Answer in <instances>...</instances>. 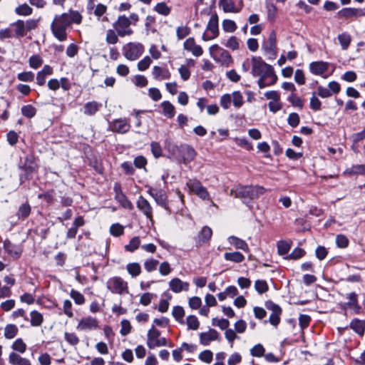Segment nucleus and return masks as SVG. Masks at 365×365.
Returning <instances> with one entry per match:
<instances>
[{
    "instance_id": "a878e982",
    "label": "nucleus",
    "mask_w": 365,
    "mask_h": 365,
    "mask_svg": "<svg viewBox=\"0 0 365 365\" xmlns=\"http://www.w3.org/2000/svg\"><path fill=\"white\" fill-rule=\"evenodd\" d=\"M338 15L340 17H344L347 19L353 16H364V13H363L362 11L359 9L344 8L338 12Z\"/></svg>"
},
{
    "instance_id": "8fccbe9b",
    "label": "nucleus",
    "mask_w": 365,
    "mask_h": 365,
    "mask_svg": "<svg viewBox=\"0 0 365 365\" xmlns=\"http://www.w3.org/2000/svg\"><path fill=\"white\" fill-rule=\"evenodd\" d=\"M224 46L233 51L237 50L240 48L239 39L236 36H231L229 38L227 42L224 43Z\"/></svg>"
},
{
    "instance_id": "c03bdc74",
    "label": "nucleus",
    "mask_w": 365,
    "mask_h": 365,
    "mask_svg": "<svg viewBox=\"0 0 365 365\" xmlns=\"http://www.w3.org/2000/svg\"><path fill=\"white\" fill-rule=\"evenodd\" d=\"M18 328L14 324L7 325L4 329V336L6 339H11L15 337L17 334Z\"/></svg>"
},
{
    "instance_id": "f8f14e48",
    "label": "nucleus",
    "mask_w": 365,
    "mask_h": 365,
    "mask_svg": "<svg viewBox=\"0 0 365 365\" xmlns=\"http://www.w3.org/2000/svg\"><path fill=\"white\" fill-rule=\"evenodd\" d=\"M262 48L269 56V58H274L276 57V34L274 31L270 33L268 40L263 43Z\"/></svg>"
},
{
    "instance_id": "a19ab883",
    "label": "nucleus",
    "mask_w": 365,
    "mask_h": 365,
    "mask_svg": "<svg viewBox=\"0 0 365 365\" xmlns=\"http://www.w3.org/2000/svg\"><path fill=\"white\" fill-rule=\"evenodd\" d=\"M349 175H365V165H356L346 170Z\"/></svg>"
},
{
    "instance_id": "603ef678",
    "label": "nucleus",
    "mask_w": 365,
    "mask_h": 365,
    "mask_svg": "<svg viewBox=\"0 0 365 365\" xmlns=\"http://www.w3.org/2000/svg\"><path fill=\"white\" fill-rule=\"evenodd\" d=\"M265 349L261 344L255 345L250 349V354L255 357H261L264 355Z\"/></svg>"
},
{
    "instance_id": "4c0bfd02",
    "label": "nucleus",
    "mask_w": 365,
    "mask_h": 365,
    "mask_svg": "<svg viewBox=\"0 0 365 365\" xmlns=\"http://www.w3.org/2000/svg\"><path fill=\"white\" fill-rule=\"evenodd\" d=\"M126 269L128 272L133 277L138 276L141 272V267L137 262L128 264Z\"/></svg>"
},
{
    "instance_id": "ddd939ff",
    "label": "nucleus",
    "mask_w": 365,
    "mask_h": 365,
    "mask_svg": "<svg viewBox=\"0 0 365 365\" xmlns=\"http://www.w3.org/2000/svg\"><path fill=\"white\" fill-rule=\"evenodd\" d=\"M219 5L225 13H239L243 7L242 0L237 4L234 0H220Z\"/></svg>"
},
{
    "instance_id": "4be33fe9",
    "label": "nucleus",
    "mask_w": 365,
    "mask_h": 365,
    "mask_svg": "<svg viewBox=\"0 0 365 365\" xmlns=\"http://www.w3.org/2000/svg\"><path fill=\"white\" fill-rule=\"evenodd\" d=\"M138 208L141 210L148 218L152 219V207L148 201L143 197H140L137 202Z\"/></svg>"
},
{
    "instance_id": "69168bd1",
    "label": "nucleus",
    "mask_w": 365,
    "mask_h": 365,
    "mask_svg": "<svg viewBox=\"0 0 365 365\" xmlns=\"http://www.w3.org/2000/svg\"><path fill=\"white\" fill-rule=\"evenodd\" d=\"M172 314L177 321L181 322L185 315V311L182 307L176 306L173 308Z\"/></svg>"
},
{
    "instance_id": "b1692460",
    "label": "nucleus",
    "mask_w": 365,
    "mask_h": 365,
    "mask_svg": "<svg viewBox=\"0 0 365 365\" xmlns=\"http://www.w3.org/2000/svg\"><path fill=\"white\" fill-rule=\"evenodd\" d=\"M148 193L155 199V202L162 207H165L167 196L165 192L160 190L150 189Z\"/></svg>"
},
{
    "instance_id": "37998d69",
    "label": "nucleus",
    "mask_w": 365,
    "mask_h": 365,
    "mask_svg": "<svg viewBox=\"0 0 365 365\" xmlns=\"http://www.w3.org/2000/svg\"><path fill=\"white\" fill-rule=\"evenodd\" d=\"M212 324L213 326L218 327L222 330H227L230 326V322L226 319L213 318L212 320Z\"/></svg>"
},
{
    "instance_id": "052dcab7",
    "label": "nucleus",
    "mask_w": 365,
    "mask_h": 365,
    "mask_svg": "<svg viewBox=\"0 0 365 365\" xmlns=\"http://www.w3.org/2000/svg\"><path fill=\"white\" fill-rule=\"evenodd\" d=\"M121 329L120 333L122 336L128 335L131 331V325L128 320L123 319L120 322Z\"/></svg>"
},
{
    "instance_id": "3c124183",
    "label": "nucleus",
    "mask_w": 365,
    "mask_h": 365,
    "mask_svg": "<svg viewBox=\"0 0 365 365\" xmlns=\"http://www.w3.org/2000/svg\"><path fill=\"white\" fill-rule=\"evenodd\" d=\"M12 349L21 354H23L26 350V344L21 339H17L12 344Z\"/></svg>"
},
{
    "instance_id": "dca6fc26",
    "label": "nucleus",
    "mask_w": 365,
    "mask_h": 365,
    "mask_svg": "<svg viewBox=\"0 0 365 365\" xmlns=\"http://www.w3.org/2000/svg\"><path fill=\"white\" fill-rule=\"evenodd\" d=\"M169 287L173 292L180 293L182 291L187 292L189 289L190 284L175 277L170 281Z\"/></svg>"
},
{
    "instance_id": "72a5a7b5",
    "label": "nucleus",
    "mask_w": 365,
    "mask_h": 365,
    "mask_svg": "<svg viewBox=\"0 0 365 365\" xmlns=\"http://www.w3.org/2000/svg\"><path fill=\"white\" fill-rule=\"evenodd\" d=\"M163 107V113L168 118H171L175 115V107L169 101H163L161 103Z\"/></svg>"
},
{
    "instance_id": "cd10ccee",
    "label": "nucleus",
    "mask_w": 365,
    "mask_h": 365,
    "mask_svg": "<svg viewBox=\"0 0 365 365\" xmlns=\"http://www.w3.org/2000/svg\"><path fill=\"white\" fill-rule=\"evenodd\" d=\"M228 242L230 245H233L236 249L242 250L245 252L249 251V247L247 243L235 236H230L228 237Z\"/></svg>"
},
{
    "instance_id": "39448f33",
    "label": "nucleus",
    "mask_w": 365,
    "mask_h": 365,
    "mask_svg": "<svg viewBox=\"0 0 365 365\" xmlns=\"http://www.w3.org/2000/svg\"><path fill=\"white\" fill-rule=\"evenodd\" d=\"M106 287L113 294L122 295L128 293V282L120 277H110L107 281Z\"/></svg>"
},
{
    "instance_id": "4468645a",
    "label": "nucleus",
    "mask_w": 365,
    "mask_h": 365,
    "mask_svg": "<svg viewBox=\"0 0 365 365\" xmlns=\"http://www.w3.org/2000/svg\"><path fill=\"white\" fill-rule=\"evenodd\" d=\"M266 307L268 310L272 311V314L269 316V322L271 324L277 326L280 321L279 316L282 313L281 308L272 302H268L266 304Z\"/></svg>"
},
{
    "instance_id": "6e6552de",
    "label": "nucleus",
    "mask_w": 365,
    "mask_h": 365,
    "mask_svg": "<svg viewBox=\"0 0 365 365\" xmlns=\"http://www.w3.org/2000/svg\"><path fill=\"white\" fill-rule=\"evenodd\" d=\"M257 85L260 88L272 86L276 83L277 81V76L276 75L272 66L269 69H267L262 74L259 75Z\"/></svg>"
},
{
    "instance_id": "1a4fd4ad",
    "label": "nucleus",
    "mask_w": 365,
    "mask_h": 365,
    "mask_svg": "<svg viewBox=\"0 0 365 365\" xmlns=\"http://www.w3.org/2000/svg\"><path fill=\"white\" fill-rule=\"evenodd\" d=\"M124 56L130 61H135L143 53V46L139 43H128L123 46Z\"/></svg>"
},
{
    "instance_id": "79ce46f5",
    "label": "nucleus",
    "mask_w": 365,
    "mask_h": 365,
    "mask_svg": "<svg viewBox=\"0 0 365 365\" xmlns=\"http://www.w3.org/2000/svg\"><path fill=\"white\" fill-rule=\"evenodd\" d=\"M31 212V207L28 203L22 204L18 210L17 216L18 217L25 219L26 218Z\"/></svg>"
},
{
    "instance_id": "58836bf2",
    "label": "nucleus",
    "mask_w": 365,
    "mask_h": 365,
    "mask_svg": "<svg viewBox=\"0 0 365 365\" xmlns=\"http://www.w3.org/2000/svg\"><path fill=\"white\" fill-rule=\"evenodd\" d=\"M118 36L115 30L108 29L106 31V41L108 44H115L118 41Z\"/></svg>"
},
{
    "instance_id": "6ab92c4d",
    "label": "nucleus",
    "mask_w": 365,
    "mask_h": 365,
    "mask_svg": "<svg viewBox=\"0 0 365 365\" xmlns=\"http://www.w3.org/2000/svg\"><path fill=\"white\" fill-rule=\"evenodd\" d=\"M183 46L185 50L190 51L195 56H200L203 53L202 47L195 43L193 38H188L186 39L184 42Z\"/></svg>"
},
{
    "instance_id": "338daca9",
    "label": "nucleus",
    "mask_w": 365,
    "mask_h": 365,
    "mask_svg": "<svg viewBox=\"0 0 365 365\" xmlns=\"http://www.w3.org/2000/svg\"><path fill=\"white\" fill-rule=\"evenodd\" d=\"M336 244L338 247L346 248L349 245V240L344 235H338L336 237Z\"/></svg>"
},
{
    "instance_id": "c756f323",
    "label": "nucleus",
    "mask_w": 365,
    "mask_h": 365,
    "mask_svg": "<svg viewBox=\"0 0 365 365\" xmlns=\"http://www.w3.org/2000/svg\"><path fill=\"white\" fill-rule=\"evenodd\" d=\"M11 26L14 28L15 36L16 37H23L26 35V32L24 27V21L19 19L11 24Z\"/></svg>"
},
{
    "instance_id": "5701e85b",
    "label": "nucleus",
    "mask_w": 365,
    "mask_h": 365,
    "mask_svg": "<svg viewBox=\"0 0 365 365\" xmlns=\"http://www.w3.org/2000/svg\"><path fill=\"white\" fill-rule=\"evenodd\" d=\"M310 71L315 75H322L328 69V63L323 61H315L309 64Z\"/></svg>"
},
{
    "instance_id": "680f3d73",
    "label": "nucleus",
    "mask_w": 365,
    "mask_h": 365,
    "mask_svg": "<svg viewBox=\"0 0 365 365\" xmlns=\"http://www.w3.org/2000/svg\"><path fill=\"white\" fill-rule=\"evenodd\" d=\"M43 63V59L38 55H34L29 58V66L36 69Z\"/></svg>"
},
{
    "instance_id": "f704fd0d",
    "label": "nucleus",
    "mask_w": 365,
    "mask_h": 365,
    "mask_svg": "<svg viewBox=\"0 0 365 365\" xmlns=\"http://www.w3.org/2000/svg\"><path fill=\"white\" fill-rule=\"evenodd\" d=\"M15 13L19 16H26L32 14L33 9L27 4H23L16 7Z\"/></svg>"
},
{
    "instance_id": "864d4df0",
    "label": "nucleus",
    "mask_w": 365,
    "mask_h": 365,
    "mask_svg": "<svg viewBox=\"0 0 365 365\" xmlns=\"http://www.w3.org/2000/svg\"><path fill=\"white\" fill-rule=\"evenodd\" d=\"M115 200L120 203V205L125 208L130 209L132 207L131 202L127 199L123 193H118L115 195Z\"/></svg>"
},
{
    "instance_id": "ea45409f",
    "label": "nucleus",
    "mask_w": 365,
    "mask_h": 365,
    "mask_svg": "<svg viewBox=\"0 0 365 365\" xmlns=\"http://www.w3.org/2000/svg\"><path fill=\"white\" fill-rule=\"evenodd\" d=\"M222 29L225 32L232 33L236 31L237 26L235 22L230 19H225L222 23Z\"/></svg>"
},
{
    "instance_id": "7ed1b4c3",
    "label": "nucleus",
    "mask_w": 365,
    "mask_h": 365,
    "mask_svg": "<svg viewBox=\"0 0 365 365\" xmlns=\"http://www.w3.org/2000/svg\"><path fill=\"white\" fill-rule=\"evenodd\" d=\"M146 344L149 349L164 346H173L171 343L168 342L165 337H160V331L153 327L148 331Z\"/></svg>"
},
{
    "instance_id": "bf43d9fd",
    "label": "nucleus",
    "mask_w": 365,
    "mask_h": 365,
    "mask_svg": "<svg viewBox=\"0 0 365 365\" xmlns=\"http://www.w3.org/2000/svg\"><path fill=\"white\" fill-rule=\"evenodd\" d=\"M288 100L292 104V106L298 107L299 108H302L304 106L303 101L299 97H298L294 93H292Z\"/></svg>"
},
{
    "instance_id": "7c9ffc66",
    "label": "nucleus",
    "mask_w": 365,
    "mask_h": 365,
    "mask_svg": "<svg viewBox=\"0 0 365 365\" xmlns=\"http://www.w3.org/2000/svg\"><path fill=\"white\" fill-rule=\"evenodd\" d=\"M212 234V232L210 227L207 226L202 227L201 232L198 235L197 243L199 245H202L207 242L211 238Z\"/></svg>"
},
{
    "instance_id": "2f4dec72",
    "label": "nucleus",
    "mask_w": 365,
    "mask_h": 365,
    "mask_svg": "<svg viewBox=\"0 0 365 365\" xmlns=\"http://www.w3.org/2000/svg\"><path fill=\"white\" fill-rule=\"evenodd\" d=\"M224 257L227 261H232L237 263L242 262L245 259L244 255L240 252H226Z\"/></svg>"
},
{
    "instance_id": "9b49d317",
    "label": "nucleus",
    "mask_w": 365,
    "mask_h": 365,
    "mask_svg": "<svg viewBox=\"0 0 365 365\" xmlns=\"http://www.w3.org/2000/svg\"><path fill=\"white\" fill-rule=\"evenodd\" d=\"M252 69L251 73L254 77H257L262 74L267 69H269L272 66L266 63L261 57L253 56L251 58Z\"/></svg>"
},
{
    "instance_id": "5fc2aeb1",
    "label": "nucleus",
    "mask_w": 365,
    "mask_h": 365,
    "mask_svg": "<svg viewBox=\"0 0 365 365\" xmlns=\"http://www.w3.org/2000/svg\"><path fill=\"white\" fill-rule=\"evenodd\" d=\"M21 113L27 118H32L36 115V110L31 105H26L22 107Z\"/></svg>"
},
{
    "instance_id": "09e8293b",
    "label": "nucleus",
    "mask_w": 365,
    "mask_h": 365,
    "mask_svg": "<svg viewBox=\"0 0 365 365\" xmlns=\"http://www.w3.org/2000/svg\"><path fill=\"white\" fill-rule=\"evenodd\" d=\"M186 323L188 329L197 330L199 328L200 323L197 318L194 315H190L186 319Z\"/></svg>"
},
{
    "instance_id": "e2e57ef3",
    "label": "nucleus",
    "mask_w": 365,
    "mask_h": 365,
    "mask_svg": "<svg viewBox=\"0 0 365 365\" xmlns=\"http://www.w3.org/2000/svg\"><path fill=\"white\" fill-rule=\"evenodd\" d=\"M123 230H124L123 227L118 223L113 224L110 227V234L115 237H118V236H120L121 235H123Z\"/></svg>"
},
{
    "instance_id": "a18cd8bd",
    "label": "nucleus",
    "mask_w": 365,
    "mask_h": 365,
    "mask_svg": "<svg viewBox=\"0 0 365 365\" xmlns=\"http://www.w3.org/2000/svg\"><path fill=\"white\" fill-rule=\"evenodd\" d=\"M232 101L236 108H240L243 105V96L240 91H234L232 94Z\"/></svg>"
},
{
    "instance_id": "f257e3e1",
    "label": "nucleus",
    "mask_w": 365,
    "mask_h": 365,
    "mask_svg": "<svg viewBox=\"0 0 365 365\" xmlns=\"http://www.w3.org/2000/svg\"><path fill=\"white\" fill-rule=\"evenodd\" d=\"M82 16L77 11H70L55 15L51 24V30L53 35L59 41H64L67 38V29L72 23L80 24L82 21Z\"/></svg>"
},
{
    "instance_id": "6e6d98bb",
    "label": "nucleus",
    "mask_w": 365,
    "mask_h": 365,
    "mask_svg": "<svg viewBox=\"0 0 365 365\" xmlns=\"http://www.w3.org/2000/svg\"><path fill=\"white\" fill-rule=\"evenodd\" d=\"M70 296L77 304H83L85 302L84 296L76 290L72 289Z\"/></svg>"
},
{
    "instance_id": "2eb2a0df",
    "label": "nucleus",
    "mask_w": 365,
    "mask_h": 365,
    "mask_svg": "<svg viewBox=\"0 0 365 365\" xmlns=\"http://www.w3.org/2000/svg\"><path fill=\"white\" fill-rule=\"evenodd\" d=\"M96 319L88 317L82 319L77 325V329L80 331L93 330L98 328Z\"/></svg>"
},
{
    "instance_id": "9d476101",
    "label": "nucleus",
    "mask_w": 365,
    "mask_h": 365,
    "mask_svg": "<svg viewBox=\"0 0 365 365\" xmlns=\"http://www.w3.org/2000/svg\"><path fill=\"white\" fill-rule=\"evenodd\" d=\"M186 185L192 193L197 195L201 199H209V193L207 189L202 186L199 180L196 179H190L187 182Z\"/></svg>"
},
{
    "instance_id": "f03ea898",
    "label": "nucleus",
    "mask_w": 365,
    "mask_h": 365,
    "mask_svg": "<svg viewBox=\"0 0 365 365\" xmlns=\"http://www.w3.org/2000/svg\"><path fill=\"white\" fill-rule=\"evenodd\" d=\"M265 190L260 186H238L230 191V195L244 201L247 199L253 200L264 194Z\"/></svg>"
},
{
    "instance_id": "412c9836",
    "label": "nucleus",
    "mask_w": 365,
    "mask_h": 365,
    "mask_svg": "<svg viewBox=\"0 0 365 365\" xmlns=\"http://www.w3.org/2000/svg\"><path fill=\"white\" fill-rule=\"evenodd\" d=\"M152 75L155 79L158 81L169 79L171 76L168 68H161L158 66H155L153 68Z\"/></svg>"
},
{
    "instance_id": "e433bc0d",
    "label": "nucleus",
    "mask_w": 365,
    "mask_h": 365,
    "mask_svg": "<svg viewBox=\"0 0 365 365\" xmlns=\"http://www.w3.org/2000/svg\"><path fill=\"white\" fill-rule=\"evenodd\" d=\"M351 328L359 334H363L365 329V323L362 320L354 319L350 324Z\"/></svg>"
},
{
    "instance_id": "4d7b16f0",
    "label": "nucleus",
    "mask_w": 365,
    "mask_h": 365,
    "mask_svg": "<svg viewBox=\"0 0 365 365\" xmlns=\"http://www.w3.org/2000/svg\"><path fill=\"white\" fill-rule=\"evenodd\" d=\"M64 338L66 341L71 346H76L79 342V339L74 333L65 332Z\"/></svg>"
},
{
    "instance_id": "13d9d810",
    "label": "nucleus",
    "mask_w": 365,
    "mask_h": 365,
    "mask_svg": "<svg viewBox=\"0 0 365 365\" xmlns=\"http://www.w3.org/2000/svg\"><path fill=\"white\" fill-rule=\"evenodd\" d=\"M151 152L155 158L162 156V148L159 143L153 141L150 143Z\"/></svg>"
},
{
    "instance_id": "0eeeda50",
    "label": "nucleus",
    "mask_w": 365,
    "mask_h": 365,
    "mask_svg": "<svg viewBox=\"0 0 365 365\" xmlns=\"http://www.w3.org/2000/svg\"><path fill=\"white\" fill-rule=\"evenodd\" d=\"M219 34L218 17L217 14L211 16L205 32L202 34V39L205 41L215 38Z\"/></svg>"
},
{
    "instance_id": "a211bd4d",
    "label": "nucleus",
    "mask_w": 365,
    "mask_h": 365,
    "mask_svg": "<svg viewBox=\"0 0 365 365\" xmlns=\"http://www.w3.org/2000/svg\"><path fill=\"white\" fill-rule=\"evenodd\" d=\"M200 342L204 346H207L211 341L218 340L219 334L214 329H210L208 331L200 334Z\"/></svg>"
},
{
    "instance_id": "774afa93",
    "label": "nucleus",
    "mask_w": 365,
    "mask_h": 365,
    "mask_svg": "<svg viewBox=\"0 0 365 365\" xmlns=\"http://www.w3.org/2000/svg\"><path fill=\"white\" fill-rule=\"evenodd\" d=\"M212 358H213L212 352L210 350H205L199 354V359L201 361H202L205 363H207V364L211 363V361H212Z\"/></svg>"
},
{
    "instance_id": "bb28decb",
    "label": "nucleus",
    "mask_w": 365,
    "mask_h": 365,
    "mask_svg": "<svg viewBox=\"0 0 365 365\" xmlns=\"http://www.w3.org/2000/svg\"><path fill=\"white\" fill-rule=\"evenodd\" d=\"M347 298L349 302L346 303V306L351 309L354 313H359L361 307L357 301V295L354 292H351L347 294Z\"/></svg>"
},
{
    "instance_id": "20e7f679",
    "label": "nucleus",
    "mask_w": 365,
    "mask_h": 365,
    "mask_svg": "<svg viewBox=\"0 0 365 365\" xmlns=\"http://www.w3.org/2000/svg\"><path fill=\"white\" fill-rule=\"evenodd\" d=\"M210 53L214 60L222 66L227 67L232 62L230 53L217 44L210 46Z\"/></svg>"
},
{
    "instance_id": "49530a36",
    "label": "nucleus",
    "mask_w": 365,
    "mask_h": 365,
    "mask_svg": "<svg viewBox=\"0 0 365 365\" xmlns=\"http://www.w3.org/2000/svg\"><path fill=\"white\" fill-rule=\"evenodd\" d=\"M140 244V240L138 237H134L130 240L128 245L125 246V250L130 252L136 250Z\"/></svg>"
},
{
    "instance_id": "0e129e2a",
    "label": "nucleus",
    "mask_w": 365,
    "mask_h": 365,
    "mask_svg": "<svg viewBox=\"0 0 365 365\" xmlns=\"http://www.w3.org/2000/svg\"><path fill=\"white\" fill-rule=\"evenodd\" d=\"M255 287L257 292L262 294L267 291L268 285L264 280L258 279L255 283Z\"/></svg>"
},
{
    "instance_id": "393cba45",
    "label": "nucleus",
    "mask_w": 365,
    "mask_h": 365,
    "mask_svg": "<svg viewBox=\"0 0 365 365\" xmlns=\"http://www.w3.org/2000/svg\"><path fill=\"white\" fill-rule=\"evenodd\" d=\"M9 363L11 365H31V361L28 359L22 357L15 352L9 354Z\"/></svg>"
},
{
    "instance_id": "c9c22d12",
    "label": "nucleus",
    "mask_w": 365,
    "mask_h": 365,
    "mask_svg": "<svg viewBox=\"0 0 365 365\" xmlns=\"http://www.w3.org/2000/svg\"><path fill=\"white\" fill-rule=\"evenodd\" d=\"M337 38L341 46V48L343 50H346L349 46L351 41V36L347 33H342L338 36Z\"/></svg>"
},
{
    "instance_id": "423d86ee",
    "label": "nucleus",
    "mask_w": 365,
    "mask_h": 365,
    "mask_svg": "<svg viewBox=\"0 0 365 365\" xmlns=\"http://www.w3.org/2000/svg\"><path fill=\"white\" fill-rule=\"evenodd\" d=\"M130 26V20L125 15L119 16L113 24V29L120 37L130 36L133 34V31Z\"/></svg>"
},
{
    "instance_id": "de8ad7c7",
    "label": "nucleus",
    "mask_w": 365,
    "mask_h": 365,
    "mask_svg": "<svg viewBox=\"0 0 365 365\" xmlns=\"http://www.w3.org/2000/svg\"><path fill=\"white\" fill-rule=\"evenodd\" d=\"M155 11L159 14L168 16L170 13V8L164 2L158 3L155 6Z\"/></svg>"
},
{
    "instance_id": "aec40b11",
    "label": "nucleus",
    "mask_w": 365,
    "mask_h": 365,
    "mask_svg": "<svg viewBox=\"0 0 365 365\" xmlns=\"http://www.w3.org/2000/svg\"><path fill=\"white\" fill-rule=\"evenodd\" d=\"M130 124L126 119H118L113 121L112 130L120 133H125L130 129Z\"/></svg>"
},
{
    "instance_id": "c85d7f7f",
    "label": "nucleus",
    "mask_w": 365,
    "mask_h": 365,
    "mask_svg": "<svg viewBox=\"0 0 365 365\" xmlns=\"http://www.w3.org/2000/svg\"><path fill=\"white\" fill-rule=\"evenodd\" d=\"M101 106V105L96 101L88 102L83 106V113L86 115H93Z\"/></svg>"
},
{
    "instance_id": "473e14b6",
    "label": "nucleus",
    "mask_w": 365,
    "mask_h": 365,
    "mask_svg": "<svg viewBox=\"0 0 365 365\" xmlns=\"http://www.w3.org/2000/svg\"><path fill=\"white\" fill-rule=\"evenodd\" d=\"M31 325L33 327H39L43 321V315L38 311L34 310L30 313Z\"/></svg>"
},
{
    "instance_id": "f3484780",
    "label": "nucleus",
    "mask_w": 365,
    "mask_h": 365,
    "mask_svg": "<svg viewBox=\"0 0 365 365\" xmlns=\"http://www.w3.org/2000/svg\"><path fill=\"white\" fill-rule=\"evenodd\" d=\"M4 248L7 254L14 259H19L22 252V249L20 246L12 244L8 240L4 242Z\"/></svg>"
}]
</instances>
